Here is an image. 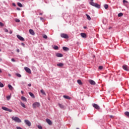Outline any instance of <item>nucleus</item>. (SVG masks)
<instances>
[{
    "label": "nucleus",
    "mask_w": 129,
    "mask_h": 129,
    "mask_svg": "<svg viewBox=\"0 0 129 129\" xmlns=\"http://www.w3.org/2000/svg\"><path fill=\"white\" fill-rule=\"evenodd\" d=\"M91 2H93V0H91Z\"/></svg>",
    "instance_id": "obj_58"
},
{
    "label": "nucleus",
    "mask_w": 129,
    "mask_h": 129,
    "mask_svg": "<svg viewBox=\"0 0 129 129\" xmlns=\"http://www.w3.org/2000/svg\"><path fill=\"white\" fill-rule=\"evenodd\" d=\"M28 86H29V87H30V86H32V84H28Z\"/></svg>",
    "instance_id": "obj_46"
},
{
    "label": "nucleus",
    "mask_w": 129,
    "mask_h": 129,
    "mask_svg": "<svg viewBox=\"0 0 129 129\" xmlns=\"http://www.w3.org/2000/svg\"><path fill=\"white\" fill-rule=\"evenodd\" d=\"M7 98L8 100H10L11 99V96H7Z\"/></svg>",
    "instance_id": "obj_38"
},
{
    "label": "nucleus",
    "mask_w": 129,
    "mask_h": 129,
    "mask_svg": "<svg viewBox=\"0 0 129 129\" xmlns=\"http://www.w3.org/2000/svg\"><path fill=\"white\" fill-rule=\"evenodd\" d=\"M122 16H123V14H122V13H119L118 14V17H122Z\"/></svg>",
    "instance_id": "obj_31"
},
{
    "label": "nucleus",
    "mask_w": 129,
    "mask_h": 129,
    "mask_svg": "<svg viewBox=\"0 0 129 129\" xmlns=\"http://www.w3.org/2000/svg\"><path fill=\"white\" fill-rule=\"evenodd\" d=\"M37 127L39 129H43V127H42V126H41V125H38Z\"/></svg>",
    "instance_id": "obj_35"
},
{
    "label": "nucleus",
    "mask_w": 129,
    "mask_h": 129,
    "mask_svg": "<svg viewBox=\"0 0 129 129\" xmlns=\"http://www.w3.org/2000/svg\"><path fill=\"white\" fill-rule=\"evenodd\" d=\"M86 16L87 17V19H88V20H89V21H90V20H91V18L90 17V16L89 15H88V14H86Z\"/></svg>",
    "instance_id": "obj_23"
},
{
    "label": "nucleus",
    "mask_w": 129,
    "mask_h": 129,
    "mask_svg": "<svg viewBox=\"0 0 129 129\" xmlns=\"http://www.w3.org/2000/svg\"><path fill=\"white\" fill-rule=\"evenodd\" d=\"M60 37L61 38H63L64 39H68V38H69V36H68V35L65 33H61L60 34Z\"/></svg>",
    "instance_id": "obj_4"
},
{
    "label": "nucleus",
    "mask_w": 129,
    "mask_h": 129,
    "mask_svg": "<svg viewBox=\"0 0 129 129\" xmlns=\"http://www.w3.org/2000/svg\"><path fill=\"white\" fill-rule=\"evenodd\" d=\"M29 94L30 95L31 97H32V98H35V95L32 92H30L29 93Z\"/></svg>",
    "instance_id": "obj_17"
},
{
    "label": "nucleus",
    "mask_w": 129,
    "mask_h": 129,
    "mask_svg": "<svg viewBox=\"0 0 129 129\" xmlns=\"http://www.w3.org/2000/svg\"><path fill=\"white\" fill-rule=\"evenodd\" d=\"M43 37L44 39H47L48 36H47V35H44L43 36Z\"/></svg>",
    "instance_id": "obj_36"
},
{
    "label": "nucleus",
    "mask_w": 129,
    "mask_h": 129,
    "mask_svg": "<svg viewBox=\"0 0 129 129\" xmlns=\"http://www.w3.org/2000/svg\"><path fill=\"white\" fill-rule=\"evenodd\" d=\"M15 22H16V23H20V22H21L20 19H15Z\"/></svg>",
    "instance_id": "obj_28"
},
{
    "label": "nucleus",
    "mask_w": 129,
    "mask_h": 129,
    "mask_svg": "<svg viewBox=\"0 0 129 129\" xmlns=\"http://www.w3.org/2000/svg\"><path fill=\"white\" fill-rule=\"evenodd\" d=\"M122 68L125 71H129V67L126 64L123 65Z\"/></svg>",
    "instance_id": "obj_5"
},
{
    "label": "nucleus",
    "mask_w": 129,
    "mask_h": 129,
    "mask_svg": "<svg viewBox=\"0 0 129 129\" xmlns=\"http://www.w3.org/2000/svg\"><path fill=\"white\" fill-rule=\"evenodd\" d=\"M16 76L18 77H22V76L20 74H16Z\"/></svg>",
    "instance_id": "obj_33"
},
{
    "label": "nucleus",
    "mask_w": 129,
    "mask_h": 129,
    "mask_svg": "<svg viewBox=\"0 0 129 129\" xmlns=\"http://www.w3.org/2000/svg\"><path fill=\"white\" fill-rule=\"evenodd\" d=\"M12 119H13V120H14V121H16V122H22V120H21L20 118L18 117H12Z\"/></svg>",
    "instance_id": "obj_3"
},
{
    "label": "nucleus",
    "mask_w": 129,
    "mask_h": 129,
    "mask_svg": "<svg viewBox=\"0 0 129 129\" xmlns=\"http://www.w3.org/2000/svg\"><path fill=\"white\" fill-rule=\"evenodd\" d=\"M39 15H43V13H40Z\"/></svg>",
    "instance_id": "obj_53"
},
{
    "label": "nucleus",
    "mask_w": 129,
    "mask_h": 129,
    "mask_svg": "<svg viewBox=\"0 0 129 129\" xmlns=\"http://www.w3.org/2000/svg\"><path fill=\"white\" fill-rule=\"evenodd\" d=\"M2 108L3 109V110H5L6 111H9V112H12V111H13V110L11 109H10L6 107H2Z\"/></svg>",
    "instance_id": "obj_6"
},
{
    "label": "nucleus",
    "mask_w": 129,
    "mask_h": 129,
    "mask_svg": "<svg viewBox=\"0 0 129 129\" xmlns=\"http://www.w3.org/2000/svg\"><path fill=\"white\" fill-rule=\"evenodd\" d=\"M46 121L48 124H49V125H51L52 121H51V120H50L49 119H46Z\"/></svg>",
    "instance_id": "obj_12"
},
{
    "label": "nucleus",
    "mask_w": 129,
    "mask_h": 129,
    "mask_svg": "<svg viewBox=\"0 0 129 129\" xmlns=\"http://www.w3.org/2000/svg\"><path fill=\"white\" fill-rule=\"evenodd\" d=\"M110 117L112 118V117H113V116H112V115H110Z\"/></svg>",
    "instance_id": "obj_51"
},
{
    "label": "nucleus",
    "mask_w": 129,
    "mask_h": 129,
    "mask_svg": "<svg viewBox=\"0 0 129 129\" xmlns=\"http://www.w3.org/2000/svg\"><path fill=\"white\" fill-rule=\"evenodd\" d=\"M104 8L105 9V10H107V9H108V5L107 4L104 5Z\"/></svg>",
    "instance_id": "obj_25"
},
{
    "label": "nucleus",
    "mask_w": 129,
    "mask_h": 129,
    "mask_svg": "<svg viewBox=\"0 0 129 129\" xmlns=\"http://www.w3.org/2000/svg\"><path fill=\"white\" fill-rule=\"evenodd\" d=\"M57 66H58V67H63V66H64V64L62 63H57Z\"/></svg>",
    "instance_id": "obj_18"
},
{
    "label": "nucleus",
    "mask_w": 129,
    "mask_h": 129,
    "mask_svg": "<svg viewBox=\"0 0 129 129\" xmlns=\"http://www.w3.org/2000/svg\"><path fill=\"white\" fill-rule=\"evenodd\" d=\"M8 76H10V77L11 76L10 74H8Z\"/></svg>",
    "instance_id": "obj_52"
},
{
    "label": "nucleus",
    "mask_w": 129,
    "mask_h": 129,
    "mask_svg": "<svg viewBox=\"0 0 129 129\" xmlns=\"http://www.w3.org/2000/svg\"><path fill=\"white\" fill-rule=\"evenodd\" d=\"M17 53H20V49H17Z\"/></svg>",
    "instance_id": "obj_43"
},
{
    "label": "nucleus",
    "mask_w": 129,
    "mask_h": 129,
    "mask_svg": "<svg viewBox=\"0 0 129 129\" xmlns=\"http://www.w3.org/2000/svg\"><path fill=\"white\" fill-rule=\"evenodd\" d=\"M12 5H13V7H16V4L13 3Z\"/></svg>",
    "instance_id": "obj_45"
},
{
    "label": "nucleus",
    "mask_w": 129,
    "mask_h": 129,
    "mask_svg": "<svg viewBox=\"0 0 129 129\" xmlns=\"http://www.w3.org/2000/svg\"><path fill=\"white\" fill-rule=\"evenodd\" d=\"M17 37L19 40H20V41H25L24 37L21 36L20 35H17Z\"/></svg>",
    "instance_id": "obj_8"
},
{
    "label": "nucleus",
    "mask_w": 129,
    "mask_h": 129,
    "mask_svg": "<svg viewBox=\"0 0 129 129\" xmlns=\"http://www.w3.org/2000/svg\"><path fill=\"white\" fill-rule=\"evenodd\" d=\"M123 4L125 3H127V1H125V0H123Z\"/></svg>",
    "instance_id": "obj_42"
},
{
    "label": "nucleus",
    "mask_w": 129,
    "mask_h": 129,
    "mask_svg": "<svg viewBox=\"0 0 129 129\" xmlns=\"http://www.w3.org/2000/svg\"><path fill=\"white\" fill-rule=\"evenodd\" d=\"M4 84L2 83V82H0V87H4Z\"/></svg>",
    "instance_id": "obj_34"
},
{
    "label": "nucleus",
    "mask_w": 129,
    "mask_h": 129,
    "mask_svg": "<svg viewBox=\"0 0 129 129\" xmlns=\"http://www.w3.org/2000/svg\"><path fill=\"white\" fill-rule=\"evenodd\" d=\"M24 70H25V71H26V72H27V73L31 74V70L30 69H29V68L25 67Z\"/></svg>",
    "instance_id": "obj_7"
},
{
    "label": "nucleus",
    "mask_w": 129,
    "mask_h": 129,
    "mask_svg": "<svg viewBox=\"0 0 129 129\" xmlns=\"http://www.w3.org/2000/svg\"><path fill=\"white\" fill-rule=\"evenodd\" d=\"M58 105L60 108H64V105L61 104H58Z\"/></svg>",
    "instance_id": "obj_30"
},
{
    "label": "nucleus",
    "mask_w": 129,
    "mask_h": 129,
    "mask_svg": "<svg viewBox=\"0 0 129 129\" xmlns=\"http://www.w3.org/2000/svg\"><path fill=\"white\" fill-rule=\"evenodd\" d=\"M77 129H80L79 128H77Z\"/></svg>",
    "instance_id": "obj_59"
},
{
    "label": "nucleus",
    "mask_w": 129,
    "mask_h": 129,
    "mask_svg": "<svg viewBox=\"0 0 129 129\" xmlns=\"http://www.w3.org/2000/svg\"><path fill=\"white\" fill-rule=\"evenodd\" d=\"M17 5L18 7H20V8H23V5H22V4H21L20 3H18Z\"/></svg>",
    "instance_id": "obj_27"
},
{
    "label": "nucleus",
    "mask_w": 129,
    "mask_h": 129,
    "mask_svg": "<svg viewBox=\"0 0 129 129\" xmlns=\"http://www.w3.org/2000/svg\"><path fill=\"white\" fill-rule=\"evenodd\" d=\"M21 99L23 101H27V98L24 96L21 97Z\"/></svg>",
    "instance_id": "obj_20"
},
{
    "label": "nucleus",
    "mask_w": 129,
    "mask_h": 129,
    "mask_svg": "<svg viewBox=\"0 0 129 129\" xmlns=\"http://www.w3.org/2000/svg\"><path fill=\"white\" fill-rule=\"evenodd\" d=\"M93 107H94V108H96V109L98 110L100 109V107H99V106H98V105L96 104H93Z\"/></svg>",
    "instance_id": "obj_9"
},
{
    "label": "nucleus",
    "mask_w": 129,
    "mask_h": 129,
    "mask_svg": "<svg viewBox=\"0 0 129 129\" xmlns=\"http://www.w3.org/2000/svg\"><path fill=\"white\" fill-rule=\"evenodd\" d=\"M54 49L55 50H58V46H54Z\"/></svg>",
    "instance_id": "obj_37"
},
{
    "label": "nucleus",
    "mask_w": 129,
    "mask_h": 129,
    "mask_svg": "<svg viewBox=\"0 0 129 129\" xmlns=\"http://www.w3.org/2000/svg\"><path fill=\"white\" fill-rule=\"evenodd\" d=\"M62 49L64 51H69V48L67 47H63Z\"/></svg>",
    "instance_id": "obj_19"
},
{
    "label": "nucleus",
    "mask_w": 129,
    "mask_h": 129,
    "mask_svg": "<svg viewBox=\"0 0 129 129\" xmlns=\"http://www.w3.org/2000/svg\"><path fill=\"white\" fill-rule=\"evenodd\" d=\"M40 20L42 21V20H44V18H43L42 17H40Z\"/></svg>",
    "instance_id": "obj_48"
},
{
    "label": "nucleus",
    "mask_w": 129,
    "mask_h": 129,
    "mask_svg": "<svg viewBox=\"0 0 129 129\" xmlns=\"http://www.w3.org/2000/svg\"><path fill=\"white\" fill-rule=\"evenodd\" d=\"M11 60L12 61V62H16V60H15L14 58H12Z\"/></svg>",
    "instance_id": "obj_41"
},
{
    "label": "nucleus",
    "mask_w": 129,
    "mask_h": 129,
    "mask_svg": "<svg viewBox=\"0 0 129 129\" xmlns=\"http://www.w3.org/2000/svg\"><path fill=\"white\" fill-rule=\"evenodd\" d=\"M0 52H2V49H0Z\"/></svg>",
    "instance_id": "obj_57"
},
{
    "label": "nucleus",
    "mask_w": 129,
    "mask_h": 129,
    "mask_svg": "<svg viewBox=\"0 0 129 129\" xmlns=\"http://www.w3.org/2000/svg\"><path fill=\"white\" fill-rule=\"evenodd\" d=\"M90 5L93 7L97 8V9H100V5H99L97 3H94L93 2H90Z\"/></svg>",
    "instance_id": "obj_1"
},
{
    "label": "nucleus",
    "mask_w": 129,
    "mask_h": 129,
    "mask_svg": "<svg viewBox=\"0 0 129 129\" xmlns=\"http://www.w3.org/2000/svg\"><path fill=\"white\" fill-rule=\"evenodd\" d=\"M0 26L1 27H4V24L2 22H0Z\"/></svg>",
    "instance_id": "obj_40"
},
{
    "label": "nucleus",
    "mask_w": 129,
    "mask_h": 129,
    "mask_svg": "<svg viewBox=\"0 0 129 129\" xmlns=\"http://www.w3.org/2000/svg\"><path fill=\"white\" fill-rule=\"evenodd\" d=\"M89 82L90 84H91V85H95V84H96L95 82H94V81H93L92 80H89Z\"/></svg>",
    "instance_id": "obj_11"
},
{
    "label": "nucleus",
    "mask_w": 129,
    "mask_h": 129,
    "mask_svg": "<svg viewBox=\"0 0 129 129\" xmlns=\"http://www.w3.org/2000/svg\"><path fill=\"white\" fill-rule=\"evenodd\" d=\"M55 55L56 57H63V54H62L61 53H56Z\"/></svg>",
    "instance_id": "obj_15"
},
{
    "label": "nucleus",
    "mask_w": 129,
    "mask_h": 129,
    "mask_svg": "<svg viewBox=\"0 0 129 129\" xmlns=\"http://www.w3.org/2000/svg\"><path fill=\"white\" fill-rule=\"evenodd\" d=\"M0 73H2V70L0 69Z\"/></svg>",
    "instance_id": "obj_54"
},
{
    "label": "nucleus",
    "mask_w": 129,
    "mask_h": 129,
    "mask_svg": "<svg viewBox=\"0 0 129 129\" xmlns=\"http://www.w3.org/2000/svg\"><path fill=\"white\" fill-rule=\"evenodd\" d=\"M99 70H102V69H103V67L102 66H100L99 67Z\"/></svg>",
    "instance_id": "obj_32"
},
{
    "label": "nucleus",
    "mask_w": 129,
    "mask_h": 129,
    "mask_svg": "<svg viewBox=\"0 0 129 129\" xmlns=\"http://www.w3.org/2000/svg\"><path fill=\"white\" fill-rule=\"evenodd\" d=\"M8 87H9V89H10V90H13V86H12V85H8Z\"/></svg>",
    "instance_id": "obj_26"
},
{
    "label": "nucleus",
    "mask_w": 129,
    "mask_h": 129,
    "mask_svg": "<svg viewBox=\"0 0 129 129\" xmlns=\"http://www.w3.org/2000/svg\"><path fill=\"white\" fill-rule=\"evenodd\" d=\"M29 33L31 35H32V36H34L35 35V32L32 29L29 30Z\"/></svg>",
    "instance_id": "obj_13"
},
{
    "label": "nucleus",
    "mask_w": 129,
    "mask_h": 129,
    "mask_svg": "<svg viewBox=\"0 0 129 129\" xmlns=\"http://www.w3.org/2000/svg\"><path fill=\"white\" fill-rule=\"evenodd\" d=\"M17 11H21V9L20 8H17Z\"/></svg>",
    "instance_id": "obj_44"
},
{
    "label": "nucleus",
    "mask_w": 129,
    "mask_h": 129,
    "mask_svg": "<svg viewBox=\"0 0 129 129\" xmlns=\"http://www.w3.org/2000/svg\"><path fill=\"white\" fill-rule=\"evenodd\" d=\"M21 93H22V94H24V91H21Z\"/></svg>",
    "instance_id": "obj_50"
},
{
    "label": "nucleus",
    "mask_w": 129,
    "mask_h": 129,
    "mask_svg": "<svg viewBox=\"0 0 129 129\" xmlns=\"http://www.w3.org/2000/svg\"><path fill=\"white\" fill-rule=\"evenodd\" d=\"M21 45H22V46H25V43H21Z\"/></svg>",
    "instance_id": "obj_47"
},
{
    "label": "nucleus",
    "mask_w": 129,
    "mask_h": 129,
    "mask_svg": "<svg viewBox=\"0 0 129 129\" xmlns=\"http://www.w3.org/2000/svg\"><path fill=\"white\" fill-rule=\"evenodd\" d=\"M124 114L126 116H127V117H129V112L128 111L125 112Z\"/></svg>",
    "instance_id": "obj_24"
},
{
    "label": "nucleus",
    "mask_w": 129,
    "mask_h": 129,
    "mask_svg": "<svg viewBox=\"0 0 129 129\" xmlns=\"http://www.w3.org/2000/svg\"><path fill=\"white\" fill-rule=\"evenodd\" d=\"M77 82L79 85H82V82H81V80H78Z\"/></svg>",
    "instance_id": "obj_21"
},
{
    "label": "nucleus",
    "mask_w": 129,
    "mask_h": 129,
    "mask_svg": "<svg viewBox=\"0 0 129 129\" xmlns=\"http://www.w3.org/2000/svg\"><path fill=\"white\" fill-rule=\"evenodd\" d=\"M40 92L43 95H46V93H45V91H44L43 90H41Z\"/></svg>",
    "instance_id": "obj_22"
},
{
    "label": "nucleus",
    "mask_w": 129,
    "mask_h": 129,
    "mask_svg": "<svg viewBox=\"0 0 129 129\" xmlns=\"http://www.w3.org/2000/svg\"><path fill=\"white\" fill-rule=\"evenodd\" d=\"M84 29H86L87 27H84Z\"/></svg>",
    "instance_id": "obj_55"
},
{
    "label": "nucleus",
    "mask_w": 129,
    "mask_h": 129,
    "mask_svg": "<svg viewBox=\"0 0 129 129\" xmlns=\"http://www.w3.org/2000/svg\"><path fill=\"white\" fill-rule=\"evenodd\" d=\"M63 98H65L66 99H71V98L68 96L63 95Z\"/></svg>",
    "instance_id": "obj_16"
},
{
    "label": "nucleus",
    "mask_w": 129,
    "mask_h": 129,
    "mask_svg": "<svg viewBox=\"0 0 129 129\" xmlns=\"http://www.w3.org/2000/svg\"><path fill=\"white\" fill-rule=\"evenodd\" d=\"M81 37H82V38H86V34H85L84 33H81Z\"/></svg>",
    "instance_id": "obj_14"
},
{
    "label": "nucleus",
    "mask_w": 129,
    "mask_h": 129,
    "mask_svg": "<svg viewBox=\"0 0 129 129\" xmlns=\"http://www.w3.org/2000/svg\"><path fill=\"white\" fill-rule=\"evenodd\" d=\"M41 104L38 102L34 103L32 105L33 108H37V107H40Z\"/></svg>",
    "instance_id": "obj_2"
},
{
    "label": "nucleus",
    "mask_w": 129,
    "mask_h": 129,
    "mask_svg": "<svg viewBox=\"0 0 129 129\" xmlns=\"http://www.w3.org/2000/svg\"><path fill=\"white\" fill-rule=\"evenodd\" d=\"M4 31L6 33H9V30L7 29H4Z\"/></svg>",
    "instance_id": "obj_39"
},
{
    "label": "nucleus",
    "mask_w": 129,
    "mask_h": 129,
    "mask_svg": "<svg viewBox=\"0 0 129 129\" xmlns=\"http://www.w3.org/2000/svg\"><path fill=\"white\" fill-rule=\"evenodd\" d=\"M25 122L28 126H31V122L28 120H25Z\"/></svg>",
    "instance_id": "obj_10"
},
{
    "label": "nucleus",
    "mask_w": 129,
    "mask_h": 129,
    "mask_svg": "<svg viewBox=\"0 0 129 129\" xmlns=\"http://www.w3.org/2000/svg\"><path fill=\"white\" fill-rule=\"evenodd\" d=\"M21 106L24 107V108H26V105H25V103H21Z\"/></svg>",
    "instance_id": "obj_29"
},
{
    "label": "nucleus",
    "mask_w": 129,
    "mask_h": 129,
    "mask_svg": "<svg viewBox=\"0 0 129 129\" xmlns=\"http://www.w3.org/2000/svg\"><path fill=\"white\" fill-rule=\"evenodd\" d=\"M2 58H0V61H2Z\"/></svg>",
    "instance_id": "obj_56"
},
{
    "label": "nucleus",
    "mask_w": 129,
    "mask_h": 129,
    "mask_svg": "<svg viewBox=\"0 0 129 129\" xmlns=\"http://www.w3.org/2000/svg\"><path fill=\"white\" fill-rule=\"evenodd\" d=\"M10 34H13V32L12 31H10Z\"/></svg>",
    "instance_id": "obj_49"
}]
</instances>
